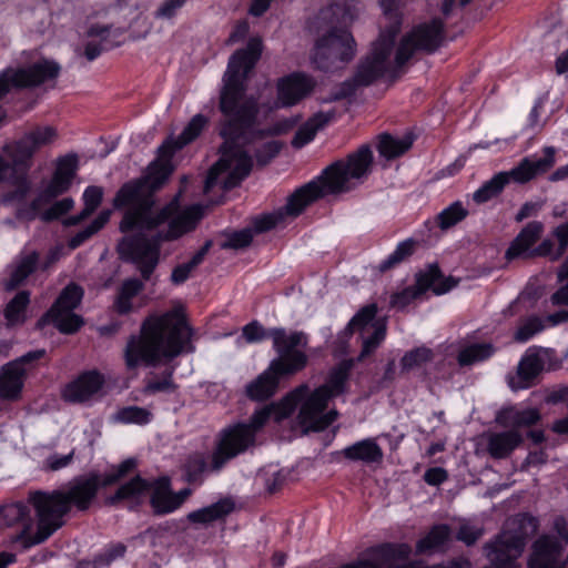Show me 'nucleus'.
I'll return each instance as SVG.
<instances>
[{
    "label": "nucleus",
    "instance_id": "nucleus-30",
    "mask_svg": "<svg viewBox=\"0 0 568 568\" xmlns=\"http://www.w3.org/2000/svg\"><path fill=\"white\" fill-rule=\"evenodd\" d=\"M349 369L351 367L346 363L337 365L329 371L326 382L314 390L323 395L328 402L344 394L347 387Z\"/></svg>",
    "mask_w": 568,
    "mask_h": 568
},
{
    "label": "nucleus",
    "instance_id": "nucleus-43",
    "mask_svg": "<svg viewBox=\"0 0 568 568\" xmlns=\"http://www.w3.org/2000/svg\"><path fill=\"white\" fill-rule=\"evenodd\" d=\"M30 303L28 291L18 292L4 308V317L9 324L14 325L24 322V313Z\"/></svg>",
    "mask_w": 568,
    "mask_h": 568
},
{
    "label": "nucleus",
    "instance_id": "nucleus-7",
    "mask_svg": "<svg viewBox=\"0 0 568 568\" xmlns=\"http://www.w3.org/2000/svg\"><path fill=\"white\" fill-rule=\"evenodd\" d=\"M273 348L277 357L272 359L268 367L246 386V395L253 400H265L272 397L281 379L303 371L308 356L297 347L306 348L307 335L304 332L276 329L272 332Z\"/></svg>",
    "mask_w": 568,
    "mask_h": 568
},
{
    "label": "nucleus",
    "instance_id": "nucleus-23",
    "mask_svg": "<svg viewBox=\"0 0 568 568\" xmlns=\"http://www.w3.org/2000/svg\"><path fill=\"white\" fill-rule=\"evenodd\" d=\"M541 414L538 408L528 407L519 409L516 406L501 408L496 415V423L505 428L518 430L538 424Z\"/></svg>",
    "mask_w": 568,
    "mask_h": 568
},
{
    "label": "nucleus",
    "instance_id": "nucleus-19",
    "mask_svg": "<svg viewBox=\"0 0 568 568\" xmlns=\"http://www.w3.org/2000/svg\"><path fill=\"white\" fill-rule=\"evenodd\" d=\"M487 557L495 568H513L525 547L521 539L501 531L494 541L486 545Z\"/></svg>",
    "mask_w": 568,
    "mask_h": 568
},
{
    "label": "nucleus",
    "instance_id": "nucleus-41",
    "mask_svg": "<svg viewBox=\"0 0 568 568\" xmlns=\"http://www.w3.org/2000/svg\"><path fill=\"white\" fill-rule=\"evenodd\" d=\"M434 359V352L427 346H419L410 349L400 358L402 372L407 373L430 363Z\"/></svg>",
    "mask_w": 568,
    "mask_h": 568
},
{
    "label": "nucleus",
    "instance_id": "nucleus-24",
    "mask_svg": "<svg viewBox=\"0 0 568 568\" xmlns=\"http://www.w3.org/2000/svg\"><path fill=\"white\" fill-rule=\"evenodd\" d=\"M26 369L20 362H9L0 371V398L16 400L20 397Z\"/></svg>",
    "mask_w": 568,
    "mask_h": 568
},
{
    "label": "nucleus",
    "instance_id": "nucleus-60",
    "mask_svg": "<svg viewBox=\"0 0 568 568\" xmlns=\"http://www.w3.org/2000/svg\"><path fill=\"white\" fill-rule=\"evenodd\" d=\"M308 386L306 384H302L292 390L283 400V405L286 409V414L292 413L296 406L304 399V397L308 394Z\"/></svg>",
    "mask_w": 568,
    "mask_h": 568
},
{
    "label": "nucleus",
    "instance_id": "nucleus-8",
    "mask_svg": "<svg viewBox=\"0 0 568 568\" xmlns=\"http://www.w3.org/2000/svg\"><path fill=\"white\" fill-rule=\"evenodd\" d=\"M55 138L57 131L52 126H38L2 148L14 179V190L6 195V201L24 200L31 190L29 171L33 164V155L42 146L52 143Z\"/></svg>",
    "mask_w": 568,
    "mask_h": 568
},
{
    "label": "nucleus",
    "instance_id": "nucleus-34",
    "mask_svg": "<svg viewBox=\"0 0 568 568\" xmlns=\"http://www.w3.org/2000/svg\"><path fill=\"white\" fill-rule=\"evenodd\" d=\"M151 486L152 484L150 481L136 475L128 483L121 485L114 495L106 497L105 504L109 506H114L122 500L136 499L145 491H148Z\"/></svg>",
    "mask_w": 568,
    "mask_h": 568
},
{
    "label": "nucleus",
    "instance_id": "nucleus-58",
    "mask_svg": "<svg viewBox=\"0 0 568 568\" xmlns=\"http://www.w3.org/2000/svg\"><path fill=\"white\" fill-rule=\"evenodd\" d=\"M74 458V449L67 455L52 454L43 463L45 471H58L68 467Z\"/></svg>",
    "mask_w": 568,
    "mask_h": 568
},
{
    "label": "nucleus",
    "instance_id": "nucleus-50",
    "mask_svg": "<svg viewBox=\"0 0 568 568\" xmlns=\"http://www.w3.org/2000/svg\"><path fill=\"white\" fill-rule=\"evenodd\" d=\"M567 248L561 250V242L555 247V243L550 239H545L538 246L534 247L530 252L532 257H548L551 262H557L565 254Z\"/></svg>",
    "mask_w": 568,
    "mask_h": 568
},
{
    "label": "nucleus",
    "instance_id": "nucleus-57",
    "mask_svg": "<svg viewBox=\"0 0 568 568\" xmlns=\"http://www.w3.org/2000/svg\"><path fill=\"white\" fill-rule=\"evenodd\" d=\"M126 551L125 545L119 542L111 545L104 552L95 556L93 562L95 567H106L112 561L124 556Z\"/></svg>",
    "mask_w": 568,
    "mask_h": 568
},
{
    "label": "nucleus",
    "instance_id": "nucleus-36",
    "mask_svg": "<svg viewBox=\"0 0 568 568\" xmlns=\"http://www.w3.org/2000/svg\"><path fill=\"white\" fill-rule=\"evenodd\" d=\"M386 320L378 318L377 322L375 323V327L371 328L369 333L359 334L362 338V349L357 358L359 362L375 353V351L384 342L386 337Z\"/></svg>",
    "mask_w": 568,
    "mask_h": 568
},
{
    "label": "nucleus",
    "instance_id": "nucleus-62",
    "mask_svg": "<svg viewBox=\"0 0 568 568\" xmlns=\"http://www.w3.org/2000/svg\"><path fill=\"white\" fill-rule=\"evenodd\" d=\"M78 168V156L75 154L65 155L59 159L55 172H62V175H67L71 179L74 178Z\"/></svg>",
    "mask_w": 568,
    "mask_h": 568
},
{
    "label": "nucleus",
    "instance_id": "nucleus-3",
    "mask_svg": "<svg viewBox=\"0 0 568 568\" xmlns=\"http://www.w3.org/2000/svg\"><path fill=\"white\" fill-rule=\"evenodd\" d=\"M373 164V152L368 144L361 145L357 151L347 155L346 160H337L322 174L295 190L284 206L257 216L253 221V234L267 232L283 223L287 216L297 217L313 202L328 194H341L354 189L366 178Z\"/></svg>",
    "mask_w": 568,
    "mask_h": 568
},
{
    "label": "nucleus",
    "instance_id": "nucleus-44",
    "mask_svg": "<svg viewBox=\"0 0 568 568\" xmlns=\"http://www.w3.org/2000/svg\"><path fill=\"white\" fill-rule=\"evenodd\" d=\"M415 247L416 241L413 239H407L400 242L396 246L395 251L378 265L379 272L384 273L404 262L406 258L414 254Z\"/></svg>",
    "mask_w": 568,
    "mask_h": 568
},
{
    "label": "nucleus",
    "instance_id": "nucleus-56",
    "mask_svg": "<svg viewBox=\"0 0 568 568\" xmlns=\"http://www.w3.org/2000/svg\"><path fill=\"white\" fill-rule=\"evenodd\" d=\"M84 210L88 214H92L101 204L103 199V189L97 185L88 186L83 192Z\"/></svg>",
    "mask_w": 568,
    "mask_h": 568
},
{
    "label": "nucleus",
    "instance_id": "nucleus-21",
    "mask_svg": "<svg viewBox=\"0 0 568 568\" xmlns=\"http://www.w3.org/2000/svg\"><path fill=\"white\" fill-rule=\"evenodd\" d=\"M544 232V224L539 221H531L527 223L517 236L511 241L509 247L505 253L508 261L524 257L530 258V252L535 243L540 239Z\"/></svg>",
    "mask_w": 568,
    "mask_h": 568
},
{
    "label": "nucleus",
    "instance_id": "nucleus-20",
    "mask_svg": "<svg viewBox=\"0 0 568 568\" xmlns=\"http://www.w3.org/2000/svg\"><path fill=\"white\" fill-rule=\"evenodd\" d=\"M561 545L549 536L539 537L532 545L529 568H562Z\"/></svg>",
    "mask_w": 568,
    "mask_h": 568
},
{
    "label": "nucleus",
    "instance_id": "nucleus-48",
    "mask_svg": "<svg viewBox=\"0 0 568 568\" xmlns=\"http://www.w3.org/2000/svg\"><path fill=\"white\" fill-rule=\"evenodd\" d=\"M174 367L168 368L163 372L161 379H150L143 387V394L153 395L156 393H173L176 390L178 385L173 381Z\"/></svg>",
    "mask_w": 568,
    "mask_h": 568
},
{
    "label": "nucleus",
    "instance_id": "nucleus-9",
    "mask_svg": "<svg viewBox=\"0 0 568 568\" xmlns=\"http://www.w3.org/2000/svg\"><path fill=\"white\" fill-rule=\"evenodd\" d=\"M396 30L387 37L382 34L372 44L369 53L361 60L354 75L342 82L332 93L331 101H339L355 94L358 88L368 87L376 80L392 72L389 57L394 49Z\"/></svg>",
    "mask_w": 568,
    "mask_h": 568
},
{
    "label": "nucleus",
    "instance_id": "nucleus-46",
    "mask_svg": "<svg viewBox=\"0 0 568 568\" xmlns=\"http://www.w3.org/2000/svg\"><path fill=\"white\" fill-rule=\"evenodd\" d=\"M152 414L139 406H128L119 409L113 419L123 424L145 425L151 420Z\"/></svg>",
    "mask_w": 568,
    "mask_h": 568
},
{
    "label": "nucleus",
    "instance_id": "nucleus-6",
    "mask_svg": "<svg viewBox=\"0 0 568 568\" xmlns=\"http://www.w3.org/2000/svg\"><path fill=\"white\" fill-rule=\"evenodd\" d=\"M357 8L353 0L332 2L322 10L318 20L326 23V31L316 40L313 63L315 68L328 72L337 69V62L347 63L356 54V41L348 28L357 18Z\"/></svg>",
    "mask_w": 568,
    "mask_h": 568
},
{
    "label": "nucleus",
    "instance_id": "nucleus-33",
    "mask_svg": "<svg viewBox=\"0 0 568 568\" xmlns=\"http://www.w3.org/2000/svg\"><path fill=\"white\" fill-rule=\"evenodd\" d=\"M538 526L536 517L529 514H518L506 521V528L503 531L521 539L525 547L527 539L537 532Z\"/></svg>",
    "mask_w": 568,
    "mask_h": 568
},
{
    "label": "nucleus",
    "instance_id": "nucleus-28",
    "mask_svg": "<svg viewBox=\"0 0 568 568\" xmlns=\"http://www.w3.org/2000/svg\"><path fill=\"white\" fill-rule=\"evenodd\" d=\"M343 456L351 462L365 464L379 463L383 459V449L374 438H366L345 447Z\"/></svg>",
    "mask_w": 568,
    "mask_h": 568
},
{
    "label": "nucleus",
    "instance_id": "nucleus-10",
    "mask_svg": "<svg viewBox=\"0 0 568 568\" xmlns=\"http://www.w3.org/2000/svg\"><path fill=\"white\" fill-rule=\"evenodd\" d=\"M556 162V149L554 146L544 148V156L537 160L524 158L517 166L508 172H499L490 180L486 181L474 194L473 200L477 204H483L498 196L504 187L514 180L517 183H527L537 175L548 172Z\"/></svg>",
    "mask_w": 568,
    "mask_h": 568
},
{
    "label": "nucleus",
    "instance_id": "nucleus-35",
    "mask_svg": "<svg viewBox=\"0 0 568 568\" xmlns=\"http://www.w3.org/2000/svg\"><path fill=\"white\" fill-rule=\"evenodd\" d=\"M496 348L491 343H473L463 347L457 355L460 366H471L491 357Z\"/></svg>",
    "mask_w": 568,
    "mask_h": 568
},
{
    "label": "nucleus",
    "instance_id": "nucleus-38",
    "mask_svg": "<svg viewBox=\"0 0 568 568\" xmlns=\"http://www.w3.org/2000/svg\"><path fill=\"white\" fill-rule=\"evenodd\" d=\"M212 245L213 242L211 240L205 241L203 246L191 257L189 262L175 266L171 273V282L174 285H181L186 282L192 271L204 261L205 255L209 253Z\"/></svg>",
    "mask_w": 568,
    "mask_h": 568
},
{
    "label": "nucleus",
    "instance_id": "nucleus-22",
    "mask_svg": "<svg viewBox=\"0 0 568 568\" xmlns=\"http://www.w3.org/2000/svg\"><path fill=\"white\" fill-rule=\"evenodd\" d=\"M215 462V452H212L211 460L207 462L206 455L203 452H193L189 454L182 465L184 480L191 485H202L207 474L220 473L224 467L215 469L213 466Z\"/></svg>",
    "mask_w": 568,
    "mask_h": 568
},
{
    "label": "nucleus",
    "instance_id": "nucleus-29",
    "mask_svg": "<svg viewBox=\"0 0 568 568\" xmlns=\"http://www.w3.org/2000/svg\"><path fill=\"white\" fill-rule=\"evenodd\" d=\"M335 116L334 111L317 112L311 116L305 123H303L292 140V145L296 149H301L310 143L326 124H328Z\"/></svg>",
    "mask_w": 568,
    "mask_h": 568
},
{
    "label": "nucleus",
    "instance_id": "nucleus-45",
    "mask_svg": "<svg viewBox=\"0 0 568 568\" xmlns=\"http://www.w3.org/2000/svg\"><path fill=\"white\" fill-rule=\"evenodd\" d=\"M467 215L468 210L460 201H456L438 213L436 220L439 229L445 231L465 220Z\"/></svg>",
    "mask_w": 568,
    "mask_h": 568
},
{
    "label": "nucleus",
    "instance_id": "nucleus-16",
    "mask_svg": "<svg viewBox=\"0 0 568 568\" xmlns=\"http://www.w3.org/2000/svg\"><path fill=\"white\" fill-rule=\"evenodd\" d=\"M327 406L328 400L316 390L308 394L302 402L297 414V423L304 434L323 432L337 419L339 414L336 409L325 413Z\"/></svg>",
    "mask_w": 568,
    "mask_h": 568
},
{
    "label": "nucleus",
    "instance_id": "nucleus-18",
    "mask_svg": "<svg viewBox=\"0 0 568 568\" xmlns=\"http://www.w3.org/2000/svg\"><path fill=\"white\" fill-rule=\"evenodd\" d=\"M104 383L105 379L101 373L98 371H88L67 384L61 396L67 403H87L100 393Z\"/></svg>",
    "mask_w": 568,
    "mask_h": 568
},
{
    "label": "nucleus",
    "instance_id": "nucleus-4",
    "mask_svg": "<svg viewBox=\"0 0 568 568\" xmlns=\"http://www.w3.org/2000/svg\"><path fill=\"white\" fill-rule=\"evenodd\" d=\"M194 331L187 324L181 307L145 318L140 335H131L124 348V363L129 371L140 366L155 367L182 353H193Z\"/></svg>",
    "mask_w": 568,
    "mask_h": 568
},
{
    "label": "nucleus",
    "instance_id": "nucleus-15",
    "mask_svg": "<svg viewBox=\"0 0 568 568\" xmlns=\"http://www.w3.org/2000/svg\"><path fill=\"white\" fill-rule=\"evenodd\" d=\"M458 278L453 276L445 277L437 264L428 266L425 273L417 276L416 284L408 286L403 291L395 293L390 297V304L396 308H404L410 302L419 297L427 290H432L436 295H442L456 287Z\"/></svg>",
    "mask_w": 568,
    "mask_h": 568
},
{
    "label": "nucleus",
    "instance_id": "nucleus-27",
    "mask_svg": "<svg viewBox=\"0 0 568 568\" xmlns=\"http://www.w3.org/2000/svg\"><path fill=\"white\" fill-rule=\"evenodd\" d=\"M150 505L155 515H165L179 509V500H175L171 490V481L168 477L156 479L152 486Z\"/></svg>",
    "mask_w": 568,
    "mask_h": 568
},
{
    "label": "nucleus",
    "instance_id": "nucleus-5",
    "mask_svg": "<svg viewBox=\"0 0 568 568\" xmlns=\"http://www.w3.org/2000/svg\"><path fill=\"white\" fill-rule=\"evenodd\" d=\"M100 487H102L101 475L90 473L87 476L73 478L65 489L32 493L30 501L36 510L37 531L30 535L29 527H26L17 536V540L22 542L24 549L44 542L63 526V517L72 507L79 511L88 510Z\"/></svg>",
    "mask_w": 568,
    "mask_h": 568
},
{
    "label": "nucleus",
    "instance_id": "nucleus-61",
    "mask_svg": "<svg viewBox=\"0 0 568 568\" xmlns=\"http://www.w3.org/2000/svg\"><path fill=\"white\" fill-rule=\"evenodd\" d=\"M271 408L264 407L256 410L247 422L243 423L254 430V437L256 438L257 433L262 429V427L266 424L268 418L271 417Z\"/></svg>",
    "mask_w": 568,
    "mask_h": 568
},
{
    "label": "nucleus",
    "instance_id": "nucleus-26",
    "mask_svg": "<svg viewBox=\"0 0 568 568\" xmlns=\"http://www.w3.org/2000/svg\"><path fill=\"white\" fill-rule=\"evenodd\" d=\"M524 442L518 430L491 433L487 437V452L495 459H505Z\"/></svg>",
    "mask_w": 568,
    "mask_h": 568
},
{
    "label": "nucleus",
    "instance_id": "nucleus-14",
    "mask_svg": "<svg viewBox=\"0 0 568 568\" xmlns=\"http://www.w3.org/2000/svg\"><path fill=\"white\" fill-rule=\"evenodd\" d=\"M256 438L248 426L236 423L220 430L213 450L215 452L214 467H225L239 455L254 448Z\"/></svg>",
    "mask_w": 568,
    "mask_h": 568
},
{
    "label": "nucleus",
    "instance_id": "nucleus-11",
    "mask_svg": "<svg viewBox=\"0 0 568 568\" xmlns=\"http://www.w3.org/2000/svg\"><path fill=\"white\" fill-rule=\"evenodd\" d=\"M60 71V64L49 59H41L27 67H7L0 72V101L12 90L37 88L57 79ZM6 115V110L0 105V123Z\"/></svg>",
    "mask_w": 568,
    "mask_h": 568
},
{
    "label": "nucleus",
    "instance_id": "nucleus-55",
    "mask_svg": "<svg viewBox=\"0 0 568 568\" xmlns=\"http://www.w3.org/2000/svg\"><path fill=\"white\" fill-rule=\"evenodd\" d=\"M136 466V463L133 458H128L119 464L115 468H113L110 473L105 475H101L102 487L111 486L118 483L121 478H123L129 471H131Z\"/></svg>",
    "mask_w": 568,
    "mask_h": 568
},
{
    "label": "nucleus",
    "instance_id": "nucleus-54",
    "mask_svg": "<svg viewBox=\"0 0 568 568\" xmlns=\"http://www.w3.org/2000/svg\"><path fill=\"white\" fill-rule=\"evenodd\" d=\"M74 201L71 197H64L53 203L48 210L40 214L43 222H51L58 220L60 216L67 214L72 210Z\"/></svg>",
    "mask_w": 568,
    "mask_h": 568
},
{
    "label": "nucleus",
    "instance_id": "nucleus-39",
    "mask_svg": "<svg viewBox=\"0 0 568 568\" xmlns=\"http://www.w3.org/2000/svg\"><path fill=\"white\" fill-rule=\"evenodd\" d=\"M38 262L39 254L36 251L23 255L6 283V288L12 291L21 285L34 272Z\"/></svg>",
    "mask_w": 568,
    "mask_h": 568
},
{
    "label": "nucleus",
    "instance_id": "nucleus-51",
    "mask_svg": "<svg viewBox=\"0 0 568 568\" xmlns=\"http://www.w3.org/2000/svg\"><path fill=\"white\" fill-rule=\"evenodd\" d=\"M71 182L72 179L67 175H62V172H54L50 183L43 190L44 195H47V200H52L65 193L70 189Z\"/></svg>",
    "mask_w": 568,
    "mask_h": 568
},
{
    "label": "nucleus",
    "instance_id": "nucleus-25",
    "mask_svg": "<svg viewBox=\"0 0 568 568\" xmlns=\"http://www.w3.org/2000/svg\"><path fill=\"white\" fill-rule=\"evenodd\" d=\"M542 369V358L537 352L529 348L517 366V381L513 379L510 387L515 390L531 387Z\"/></svg>",
    "mask_w": 568,
    "mask_h": 568
},
{
    "label": "nucleus",
    "instance_id": "nucleus-59",
    "mask_svg": "<svg viewBox=\"0 0 568 568\" xmlns=\"http://www.w3.org/2000/svg\"><path fill=\"white\" fill-rule=\"evenodd\" d=\"M379 3L384 10L385 16L394 21L392 22V26L389 28H387L386 30L381 32L378 38H381L382 34H385L387 37L393 30H396V34H397L399 31V26H400V21L398 19V14L396 12L397 0H379Z\"/></svg>",
    "mask_w": 568,
    "mask_h": 568
},
{
    "label": "nucleus",
    "instance_id": "nucleus-64",
    "mask_svg": "<svg viewBox=\"0 0 568 568\" xmlns=\"http://www.w3.org/2000/svg\"><path fill=\"white\" fill-rule=\"evenodd\" d=\"M144 285L143 282L139 278H126L121 287L119 294L122 296H126L128 298H133L136 296L142 290Z\"/></svg>",
    "mask_w": 568,
    "mask_h": 568
},
{
    "label": "nucleus",
    "instance_id": "nucleus-37",
    "mask_svg": "<svg viewBox=\"0 0 568 568\" xmlns=\"http://www.w3.org/2000/svg\"><path fill=\"white\" fill-rule=\"evenodd\" d=\"M377 311L378 308L375 303L363 306L348 322L345 328L346 333H369L371 328L375 327V323L378 320L376 318Z\"/></svg>",
    "mask_w": 568,
    "mask_h": 568
},
{
    "label": "nucleus",
    "instance_id": "nucleus-12",
    "mask_svg": "<svg viewBox=\"0 0 568 568\" xmlns=\"http://www.w3.org/2000/svg\"><path fill=\"white\" fill-rule=\"evenodd\" d=\"M445 36V23L439 18H434L429 22H424L415 27L399 42L396 53L392 75L395 71L403 68L416 51L434 53L443 43Z\"/></svg>",
    "mask_w": 568,
    "mask_h": 568
},
{
    "label": "nucleus",
    "instance_id": "nucleus-2",
    "mask_svg": "<svg viewBox=\"0 0 568 568\" xmlns=\"http://www.w3.org/2000/svg\"><path fill=\"white\" fill-rule=\"evenodd\" d=\"M262 49L261 39L251 38L246 47L236 50L229 60L219 103V109L225 116L220 124V135L224 142L220 148L219 161L207 172L205 194L216 185L223 191L239 186L253 168L252 156L244 146L278 132L275 129L256 128L258 100L253 95L245 97L244 82L260 60Z\"/></svg>",
    "mask_w": 568,
    "mask_h": 568
},
{
    "label": "nucleus",
    "instance_id": "nucleus-32",
    "mask_svg": "<svg viewBox=\"0 0 568 568\" xmlns=\"http://www.w3.org/2000/svg\"><path fill=\"white\" fill-rule=\"evenodd\" d=\"M413 145V138L405 135L394 138L389 133L378 135L377 151L386 160L396 159L406 153Z\"/></svg>",
    "mask_w": 568,
    "mask_h": 568
},
{
    "label": "nucleus",
    "instance_id": "nucleus-40",
    "mask_svg": "<svg viewBox=\"0 0 568 568\" xmlns=\"http://www.w3.org/2000/svg\"><path fill=\"white\" fill-rule=\"evenodd\" d=\"M450 529L447 525H436L416 544V552L425 554L440 548L449 538Z\"/></svg>",
    "mask_w": 568,
    "mask_h": 568
},
{
    "label": "nucleus",
    "instance_id": "nucleus-47",
    "mask_svg": "<svg viewBox=\"0 0 568 568\" xmlns=\"http://www.w3.org/2000/svg\"><path fill=\"white\" fill-rule=\"evenodd\" d=\"M544 320L539 316L532 315L525 318L517 327L514 334V341L525 343L534 337L536 334L544 331Z\"/></svg>",
    "mask_w": 568,
    "mask_h": 568
},
{
    "label": "nucleus",
    "instance_id": "nucleus-13",
    "mask_svg": "<svg viewBox=\"0 0 568 568\" xmlns=\"http://www.w3.org/2000/svg\"><path fill=\"white\" fill-rule=\"evenodd\" d=\"M83 290L75 283H69L59 294L52 306L39 321V325L50 322L62 334H73L84 324L83 318L74 313L83 297Z\"/></svg>",
    "mask_w": 568,
    "mask_h": 568
},
{
    "label": "nucleus",
    "instance_id": "nucleus-49",
    "mask_svg": "<svg viewBox=\"0 0 568 568\" xmlns=\"http://www.w3.org/2000/svg\"><path fill=\"white\" fill-rule=\"evenodd\" d=\"M225 241L221 243L222 250H242L251 245L253 231L250 227L224 233Z\"/></svg>",
    "mask_w": 568,
    "mask_h": 568
},
{
    "label": "nucleus",
    "instance_id": "nucleus-53",
    "mask_svg": "<svg viewBox=\"0 0 568 568\" xmlns=\"http://www.w3.org/2000/svg\"><path fill=\"white\" fill-rule=\"evenodd\" d=\"M276 329H284L283 327H274L268 331H266L258 322L253 321L248 324H246L243 329L242 334L247 343H255L263 341L264 338H272V332Z\"/></svg>",
    "mask_w": 568,
    "mask_h": 568
},
{
    "label": "nucleus",
    "instance_id": "nucleus-31",
    "mask_svg": "<svg viewBox=\"0 0 568 568\" xmlns=\"http://www.w3.org/2000/svg\"><path fill=\"white\" fill-rule=\"evenodd\" d=\"M234 501L231 498H222L216 503L187 514V520L192 524L207 525L223 519L234 510Z\"/></svg>",
    "mask_w": 568,
    "mask_h": 568
},
{
    "label": "nucleus",
    "instance_id": "nucleus-52",
    "mask_svg": "<svg viewBox=\"0 0 568 568\" xmlns=\"http://www.w3.org/2000/svg\"><path fill=\"white\" fill-rule=\"evenodd\" d=\"M283 144L280 141L272 140L263 143L255 150V159L260 166L268 164L281 151Z\"/></svg>",
    "mask_w": 568,
    "mask_h": 568
},
{
    "label": "nucleus",
    "instance_id": "nucleus-42",
    "mask_svg": "<svg viewBox=\"0 0 568 568\" xmlns=\"http://www.w3.org/2000/svg\"><path fill=\"white\" fill-rule=\"evenodd\" d=\"M111 216L110 210L101 211L98 216L83 230L74 234L68 242L70 248L74 250L81 246L85 241L98 233L109 222Z\"/></svg>",
    "mask_w": 568,
    "mask_h": 568
},
{
    "label": "nucleus",
    "instance_id": "nucleus-17",
    "mask_svg": "<svg viewBox=\"0 0 568 568\" xmlns=\"http://www.w3.org/2000/svg\"><path fill=\"white\" fill-rule=\"evenodd\" d=\"M316 85V81L303 72H293L278 79L276 106L288 108L297 104L310 95Z\"/></svg>",
    "mask_w": 568,
    "mask_h": 568
},
{
    "label": "nucleus",
    "instance_id": "nucleus-1",
    "mask_svg": "<svg viewBox=\"0 0 568 568\" xmlns=\"http://www.w3.org/2000/svg\"><path fill=\"white\" fill-rule=\"evenodd\" d=\"M207 123L205 115L195 114L178 138H169L158 148V158L148 165L145 174L124 183L113 199L115 209L128 207L120 222V231L123 233L133 230L153 231L170 221L166 230L152 235L142 232L129 235L119 244L120 254L135 265L144 281L150 280L160 262L162 244L193 231L203 217V206L199 204L189 206L174 216L178 211L175 201L155 211L154 193L173 173L174 154L193 142Z\"/></svg>",
    "mask_w": 568,
    "mask_h": 568
},
{
    "label": "nucleus",
    "instance_id": "nucleus-63",
    "mask_svg": "<svg viewBox=\"0 0 568 568\" xmlns=\"http://www.w3.org/2000/svg\"><path fill=\"white\" fill-rule=\"evenodd\" d=\"M481 530L469 526V525H463L460 526L456 538L463 542H465L467 546L474 545L481 536Z\"/></svg>",
    "mask_w": 568,
    "mask_h": 568
}]
</instances>
